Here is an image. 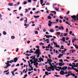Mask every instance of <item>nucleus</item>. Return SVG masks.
<instances>
[{"label": "nucleus", "mask_w": 78, "mask_h": 78, "mask_svg": "<svg viewBox=\"0 0 78 78\" xmlns=\"http://www.w3.org/2000/svg\"><path fill=\"white\" fill-rule=\"evenodd\" d=\"M48 72H45V74H46V75L48 76L49 75L48 74Z\"/></svg>", "instance_id": "nucleus-40"}, {"label": "nucleus", "mask_w": 78, "mask_h": 78, "mask_svg": "<svg viewBox=\"0 0 78 78\" xmlns=\"http://www.w3.org/2000/svg\"><path fill=\"white\" fill-rule=\"evenodd\" d=\"M61 57H62V56H61V54H60L59 55V56H58V58H61Z\"/></svg>", "instance_id": "nucleus-31"}, {"label": "nucleus", "mask_w": 78, "mask_h": 78, "mask_svg": "<svg viewBox=\"0 0 78 78\" xmlns=\"http://www.w3.org/2000/svg\"><path fill=\"white\" fill-rule=\"evenodd\" d=\"M40 44L41 45H44V44H43L42 43H41L40 44Z\"/></svg>", "instance_id": "nucleus-43"}, {"label": "nucleus", "mask_w": 78, "mask_h": 78, "mask_svg": "<svg viewBox=\"0 0 78 78\" xmlns=\"http://www.w3.org/2000/svg\"><path fill=\"white\" fill-rule=\"evenodd\" d=\"M60 75H64V72L63 71H61L60 73Z\"/></svg>", "instance_id": "nucleus-13"}, {"label": "nucleus", "mask_w": 78, "mask_h": 78, "mask_svg": "<svg viewBox=\"0 0 78 78\" xmlns=\"http://www.w3.org/2000/svg\"><path fill=\"white\" fill-rule=\"evenodd\" d=\"M76 66H75V67H76L78 66V63H77L76 64Z\"/></svg>", "instance_id": "nucleus-50"}, {"label": "nucleus", "mask_w": 78, "mask_h": 78, "mask_svg": "<svg viewBox=\"0 0 78 78\" xmlns=\"http://www.w3.org/2000/svg\"><path fill=\"white\" fill-rule=\"evenodd\" d=\"M8 5L9 6H12L13 5V3H9Z\"/></svg>", "instance_id": "nucleus-18"}, {"label": "nucleus", "mask_w": 78, "mask_h": 78, "mask_svg": "<svg viewBox=\"0 0 78 78\" xmlns=\"http://www.w3.org/2000/svg\"><path fill=\"white\" fill-rule=\"evenodd\" d=\"M46 5H50L49 3V2L47 3L46 4Z\"/></svg>", "instance_id": "nucleus-56"}, {"label": "nucleus", "mask_w": 78, "mask_h": 78, "mask_svg": "<svg viewBox=\"0 0 78 78\" xmlns=\"http://www.w3.org/2000/svg\"><path fill=\"white\" fill-rule=\"evenodd\" d=\"M54 76L56 77H60V76H58V75H55Z\"/></svg>", "instance_id": "nucleus-41"}, {"label": "nucleus", "mask_w": 78, "mask_h": 78, "mask_svg": "<svg viewBox=\"0 0 78 78\" xmlns=\"http://www.w3.org/2000/svg\"><path fill=\"white\" fill-rule=\"evenodd\" d=\"M45 36H46V37L47 38H48V39L49 38V35H45V36H44V37H45Z\"/></svg>", "instance_id": "nucleus-23"}, {"label": "nucleus", "mask_w": 78, "mask_h": 78, "mask_svg": "<svg viewBox=\"0 0 78 78\" xmlns=\"http://www.w3.org/2000/svg\"><path fill=\"white\" fill-rule=\"evenodd\" d=\"M62 39H61L60 40L61 41H63V42H65V37H62Z\"/></svg>", "instance_id": "nucleus-17"}, {"label": "nucleus", "mask_w": 78, "mask_h": 78, "mask_svg": "<svg viewBox=\"0 0 78 78\" xmlns=\"http://www.w3.org/2000/svg\"><path fill=\"white\" fill-rule=\"evenodd\" d=\"M34 17L35 18H38L39 17V16H34Z\"/></svg>", "instance_id": "nucleus-24"}, {"label": "nucleus", "mask_w": 78, "mask_h": 78, "mask_svg": "<svg viewBox=\"0 0 78 78\" xmlns=\"http://www.w3.org/2000/svg\"><path fill=\"white\" fill-rule=\"evenodd\" d=\"M33 50V49H31L30 50V51H29V53L30 54L31 53H33V51H32V50Z\"/></svg>", "instance_id": "nucleus-20"}, {"label": "nucleus", "mask_w": 78, "mask_h": 78, "mask_svg": "<svg viewBox=\"0 0 78 78\" xmlns=\"http://www.w3.org/2000/svg\"><path fill=\"white\" fill-rule=\"evenodd\" d=\"M23 20V18H22L20 20V21H22Z\"/></svg>", "instance_id": "nucleus-49"}, {"label": "nucleus", "mask_w": 78, "mask_h": 78, "mask_svg": "<svg viewBox=\"0 0 78 78\" xmlns=\"http://www.w3.org/2000/svg\"><path fill=\"white\" fill-rule=\"evenodd\" d=\"M68 28H66V32L67 33L68 32Z\"/></svg>", "instance_id": "nucleus-53"}, {"label": "nucleus", "mask_w": 78, "mask_h": 78, "mask_svg": "<svg viewBox=\"0 0 78 78\" xmlns=\"http://www.w3.org/2000/svg\"><path fill=\"white\" fill-rule=\"evenodd\" d=\"M55 47H56V48H60V46H59V45H57V44H56V45H55Z\"/></svg>", "instance_id": "nucleus-33"}, {"label": "nucleus", "mask_w": 78, "mask_h": 78, "mask_svg": "<svg viewBox=\"0 0 78 78\" xmlns=\"http://www.w3.org/2000/svg\"><path fill=\"white\" fill-rule=\"evenodd\" d=\"M74 70H75V71L76 72H77V73H78V70L76 69V68H74Z\"/></svg>", "instance_id": "nucleus-45"}, {"label": "nucleus", "mask_w": 78, "mask_h": 78, "mask_svg": "<svg viewBox=\"0 0 78 78\" xmlns=\"http://www.w3.org/2000/svg\"><path fill=\"white\" fill-rule=\"evenodd\" d=\"M56 22H57V23H58V19L56 20Z\"/></svg>", "instance_id": "nucleus-64"}, {"label": "nucleus", "mask_w": 78, "mask_h": 78, "mask_svg": "<svg viewBox=\"0 0 78 78\" xmlns=\"http://www.w3.org/2000/svg\"><path fill=\"white\" fill-rule=\"evenodd\" d=\"M68 68H69V69L70 70H71V69H74V67H68Z\"/></svg>", "instance_id": "nucleus-21"}, {"label": "nucleus", "mask_w": 78, "mask_h": 78, "mask_svg": "<svg viewBox=\"0 0 78 78\" xmlns=\"http://www.w3.org/2000/svg\"><path fill=\"white\" fill-rule=\"evenodd\" d=\"M67 69V67H63L62 68V69L63 70L65 71Z\"/></svg>", "instance_id": "nucleus-16"}, {"label": "nucleus", "mask_w": 78, "mask_h": 78, "mask_svg": "<svg viewBox=\"0 0 78 78\" xmlns=\"http://www.w3.org/2000/svg\"><path fill=\"white\" fill-rule=\"evenodd\" d=\"M12 62H14V61H13V60H11L10 62L9 61H7V63H6L9 64V63H12Z\"/></svg>", "instance_id": "nucleus-15"}, {"label": "nucleus", "mask_w": 78, "mask_h": 78, "mask_svg": "<svg viewBox=\"0 0 78 78\" xmlns=\"http://www.w3.org/2000/svg\"><path fill=\"white\" fill-rule=\"evenodd\" d=\"M66 58L67 59H69L70 58V57H66Z\"/></svg>", "instance_id": "nucleus-59"}, {"label": "nucleus", "mask_w": 78, "mask_h": 78, "mask_svg": "<svg viewBox=\"0 0 78 78\" xmlns=\"http://www.w3.org/2000/svg\"><path fill=\"white\" fill-rule=\"evenodd\" d=\"M64 61H66L67 62H69V61H68V60L67 59H65V60H64Z\"/></svg>", "instance_id": "nucleus-54"}, {"label": "nucleus", "mask_w": 78, "mask_h": 78, "mask_svg": "<svg viewBox=\"0 0 78 78\" xmlns=\"http://www.w3.org/2000/svg\"><path fill=\"white\" fill-rule=\"evenodd\" d=\"M57 68H58L59 69H61V70H62V68L61 67H58Z\"/></svg>", "instance_id": "nucleus-44"}, {"label": "nucleus", "mask_w": 78, "mask_h": 78, "mask_svg": "<svg viewBox=\"0 0 78 78\" xmlns=\"http://www.w3.org/2000/svg\"><path fill=\"white\" fill-rule=\"evenodd\" d=\"M59 61L60 62H63V60H62V59H59Z\"/></svg>", "instance_id": "nucleus-36"}, {"label": "nucleus", "mask_w": 78, "mask_h": 78, "mask_svg": "<svg viewBox=\"0 0 78 78\" xmlns=\"http://www.w3.org/2000/svg\"><path fill=\"white\" fill-rule=\"evenodd\" d=\"M34 33L35 34H38V32L37 31H34Z\"/></svg>", "instance_id": "nucleus-34"}, {"label": "nucleus", "mask_w": 78, "mask_h": 78, "mask_svg": "<svg viewBox=\"0 0 78 78\" xmlns=\"http://www.w3.org/2000/svg\"><path fill=\"white\" fill-rule=\"evenodd\" d=\"M31 54H26L25 55H26L27 56H29Z\"/></svg>", "instance_id": "nucleus-30"}, {"label": "nucleus", "mask_w": 78, "mask_h": 78, "mask_svg": "<svg viewBox=\"0 0 78 78\" xmlns=\"http://www.w3.org/2000/svg\"><path fill=\"white\" fill-rule=\"evenodd\" d=\"M72 31H70L69 33V34L71 35L72 34Z\"/></svg>", "instance_id": "nucleus-63"}, {"label": "nucleus", "mask_w": 78, "mask_h": 78, "mask_svg": "<svg viewBox=\"0 0 78 78\" xmlns=\"http://www.w3.org/2000/svg\"><path fill=\"white\" fill-rule=\"evenodd\" d=\"M18 58H14L13 61L14 62H16L17 61H18Z\"/></svg>", "instance_id": "nucleus-12"}, {"label": "nucleus", "mask_w": 78, "mask_h": 78, "mask_svg": "<svg viewBox=\"0 0 78 78\" xmlns=\"http://www.w3.org/2000/svg\"><path fill=\"white\" fill-rule=\"evenodd\" d=\"M60 18L61 19H63V18H62V16H60Z\"/></svg>", "instance_id": "nucleus-60"}, {"label": "nucleus", "mask_w": 78, "mask_h": 78, "mask_svg": "<svg viewBox=\"0 0 78 78\" xmlns=\"http://www.w3.org/2000/svg\"><path fill=\"white\" fill-rule=\"evenodd\" d=\"M37 62H33V63H34V65L35 66H37L38 65V63Z\"/></svg>", "instance_id": "nucleus-14"}, {"label": "nucleus", "mask_w": 78, "mask_h": 78, "mask_svg": "<svg viewBox=\"0 0 78 78\" xmlns=\"http://www.w3.org/2000/svg\"><path fill=\"white\" fill-rule=\"evenodd\" d=\"M50 16H53V14L51 13V14H50Z\"/></svg>", "instance_id": "nucleus-57"}, {"label": "nucleus", "mask_w": 78, "mask_h": 78, "mask_svg": "<svg viewBox=\"0 0 78 78\" xmlns=\"http://www.w3.org/2000/svg\"><path fill=\"white\" fill-rule=\"evenodd\" d=\"M58 29L59 30H64V27L62 26H61L60 27H58Z\"/></svg>", "instance_id": "nucleus-11"}, {"label": "nucleus", "mask_w": 78, "mask_h": 78, "mask_svg": "<svg viewBox=\"0 0 78 78\" xmlns=\"http://www.w3.org/2000/svg\"><path fill=\"white\" fill-rule=\"evenodd\" d=\"M64 35L65 36H67V33H65L64 34Z\"/></svg>", "instance_id": "nucleus-46"}, {"label": "nucleus", "mask_w": 78, "mask_h": 78, "mask_svg": "<svg viewBox=\"0 0 78 78\" xmlns=\"http://www.w3.org/2000/svg\"><path fill=\"white\" fill-rule=\"evenodd\" d=\"M50 44H49L48 45V48H50Z\"/></svg>", "instance_id": "nucleus-58"}, {"label": "nucleus", "mask_w": 78, "mask_h": 78, "mask_svg": "<svg viewBox=\"0 0 78 78\" xmlns=\"http://www.w3.org/2000/svg\"><path fill=\"white\" fill-rule=\"evenodd\" d=\"M52 62V60L51 59H49L48 58L47 59V62L48 63H50Z\"/></svg>", "instance_id": "nucleus-5"}, {"label": "nucleus", "mask_w": 78, "mask_h": 78, "mask_svg": "<svg viewBox=\"0 0 78 78\" xmlns=\"http://www.w3.org/2000/svg\"><path fill=\"white\" fill-rule=\"evenodd\" d=\"M72 72L71 71H69V72H68V73L69 74H68V75H66V77H68V76H70V73H72Z\"/></svg>", "instance_id": "nucleus-7"}, {"label": "nucleus", "mask_w": 78, "mask_h": 78, "mask_svg": "<svg viewBox=\"0 0 78 78\" xmlns=\"http://www.w3.org/2000/svg\"><path fill=\"white\" fill-rule=\"evenodd\" d=\"M22 9V7H20L19 8V10H20Z\"/></svg>", "instance_id": "nucleus-62"}, {"label": "nucleus", "mask_w": 78, "mask_h": 78, "mask_svg": "<svg viewBox=\"0 0 78 78\" xmlns=\"http://www.w3.org/2000/svg\"><path fill=\"white\" fill-rule=\"evenodd\" d=\"M27 4V2L26 1H24L23 2V5H26Z\"/></svg>", "instance_id": "nucleus-37"}, {"label": "nucleus", "mask_w": 78, "mask_h": 78, "mask_svg": "<svg viewBox=\"0 0 78 78\" xmlns=\"http://www.w3.org/2000/svg\"><path fill=\"white\" fill-rule=\"evenodd\" d=\"M25 10H26V12H25L26 13H27V12H28V9H25Z\"/></svg>", "instance_id": "nucleus-47"}, {"label": "nucleus", "mask_w": 78, "mask_h": 78, "mask_svg": "<svg viewBox=\"0 0 78 78\" xmlns=\"http://www.w3.org/2000/svg\"><path fill=\"white\" fill-rule=\"evenodd\" d=\"M55 53L56 54H58V51L57 50L56 51Z\"/></svg>", "instance_id": "nucleus-51"}, {"label": "nucleus", "mask_w": 78, "mask_h": 78, "mask_svg": "<svg viewBox=\"0 0 78 78\" xmlns=\"http://www.w3.org/2000/svg\"><path fill=\"white\" fill-rule=\"evenodd\" d=\"M49 69H47V68H46V69L47 70V71H48V72H50V71H51L52 69H51V67H50V68H49V67H48Z\"/></svg>", "instance_id": "nucleus-9"}, {"label": "nucleus", "mask_w": 78, "mask_h": 78, "mask_svg": "<svg viewBox=\"0 0 78 78\" xmlns=\"http://www.w3.org/2000/svg\"><path fill=\"white\" fill-rule=\"evenodd\" d=\"M55 9L56 10H57V11H58V9H59V8H58V9H57V8H55Z\"/></svg>", "instance_id": "nucleus-39"}, {"label": "nucleus", "mask_w": 78, "mask_h": 78, "mask_svg": "<svg viewBox=\"0 0 78 78\" xmlns=\"http://www.w3.org/2000/svg\"><path fill=\"white\" fill-rule=\"evenodd\" d=\"M51 12L52 13H54V14H56V12L55 11H51Z\"/></svg>", "instance_id": "nucleus-26"}, {"label": "nucleus", "mask_w": 78, "mask_h": 78, "mask_svg": "<svg viewBox=\"0 0 78 78\" xmlns=\"http://www.w3.org/2000/svg\"><path fill=\"white\" fill-rule=\"evenodd\" d=\"M50 32H51V33H53V32H54V30L52 29H51L50 30Z\"/></svg>", "instance_id": "nucleus-22"}, {"label": "nucleus", "mask_w": 78, "mask_h": 78, "mask_svg": "<svg viewBox=\"0 0 78 78\" xmlns=\"http://www.w3.org/2000/svg\"><path fill=\"white\" fill-rule=\"evenodd\" d=\"M38 60V59L37 58H35L34 57L32 59H30V62H33V63L35 62H37Z\"/></svg>", "instance_id": "nucleus-3"}, {"label": "nucleus", "mask_w": 78, "mask_h": 78, "mask_svg": "<svg viewBox=\"0 0 78 78\" xmlns=\"http://www.w3.org/2000/svg\"><path fill=\"white\" fill-rule=\"evenodd\" d=\"M71 17L72 19H73L74 20V21H76L77 20H78V18H77V19H75L76 18V17L75 16H71Z\"/></svg>", "instance_id": "nucleus-4"}, {"label": "nucleus", "mask_w": 78, "mask_h": 78, "mask_svg": "<svg viewBox=\"0 0 78 78\" xmlns=\"http://www.w3.org/2000/svg\"><path fill=\"white\" fill-rule=\"evenodd\" d=\"M67 50V49H65V50H64V51L62 50V52H65Z\"/></svg>", "instance_id": "nucleus-38"}, {"label": "nucleus", "mask_w": 78, "mask_h": 78, "mask_svg": "<svg viewBox=\"0 0 78 78\" xmlns=\"http://www.w3.org/2000/svg\"><path fill=\"white\" fill-rule=\"evenodd\" d=\"M6 33L5 31H3V34L4 35H6Z\"/></svg>", "instance_id": "nucleus-27"}, {"label": "nucleus", "mask_w": 78, "mask_h": 78, "mask_svg": "<svg viewBox=\"0 0 78 78\" xmlns=\"http://www.w3.org/2000/svg\"><path fill=\"white\" fill-rule=\"evenodd\" d=\"M11 38H12V39H14L15 38V37L14 36H12L11 37Z\"/></svg>", "instance_id": "nucleus-35"}, {"label": "nucleus", "mask_w": 78, "mask_h": 78, "mask_svg": "<svg viewBox=\"0 0 78 78\" xmlns=\"http://www.w3.org/2000/svg\"><path fill=\"white\" fill-rule=\"evenodd\" d=\"M49 65H50V66H51L52 71H55L54 69H56L57 68L55 65H54V66H53L51 63H49Z\"/></svg>", "instance_id": "nucleus-2"}, {"label": "nucleus", "mask_w": 78, "mask_h": 78, "mask_svg": "<svg viewBox=\"0 0 78 78\" xmlns=\"http://www.w3.org/2000/svg\"><path fill=\"white\" fill-rule=\"evenodd\" d=\"M75 47L76 49H78V46L77 45H75Z\"/></svg>", "instance_id": "nucleus-29"}, {"label": "nucleus", "mask_w": 78, "mask_h": 78, "mask_svg": "<svg viewBox=\"0 0 78 78\" xmlns=\"http://www.w3.org/2000/svg\"><path fill=\"white\" fill-rule=\"evenodd\" d=\"M35 47L37 48L38 49L36 50L35 53H34L36 54V55H37V58H38L40 56V55L41 54V52L39 49V46H36Z\"/></svg>", "instance_id": "nucleus-1"}, {"label": "nucleus", "mask_w": 78, "mask_h": 78, "mask_svg": "<svg viewBox=\"0 0 78 78\" xmlns=\"http://www.w3.org/2000/svg\"><path fill=\"white\" fill-rule=\"evenodd\" d=\"M49 23L48 24V26H49V27H51V24H53V22H51L50 21H49Z\"/></svg>", "instance_id": "nucleus-10"}, {"label": "nucleus", "mask_w": 78, "mask_h": 78, "mask_svg": "<svg viewBox=\"0 0 78 78\" xmlns=\"http://www.w3.org/2000/svg\"><path fill=\"white\" fill-rule=\"evenodd\" d=\"M6 64V65L7 67H5V69L6 68L7 69L8 68V67L9 66H11V65L9 64V63H5Z\"/></svg>", "instance_id": "nucleus-6"}, {"label": "nucleus", "mask_w": 78, "mask_h": 78, "mask_svg": "<svg viewBox=\"0 0 78 78\" xmlns=\"http://www.w3.org/2000/svg\"><path fill=\"white\" fill-rule=\"evenodd\" d=\"M76 51H75V50H74L72 51V53H73L74 52H75Z\"/></svg>", "instance_id": "nucleus-48"}, {"label": "nucleus", "mask_w": 78, "mask_h": 78, "mask_svg": "<svg viewBox=\"0 0 78 78\" xmlns=\"http://www.w3.org/2000/svg\"><path fill=\"white\" fill-rule=\"evenodd\" d=\"M48 19H51V17H50V16H48Z\"/></svg>", "instance_id": "nucleus-42"}, {"label": "nucleus", "mask_w": 78, "mask_h": 78, "mask_svg": "<svg viewBox=\"0 0 78 78\" xmlns=\"http://www.w3.org/2000/svg\"><path fill=\"white\" fill-rule=\"evenodd\" d=\"M59 66H61L64 65V63L63 62H59Z\"/></svg>", "instance_id": "nucleus-8"}, {"label": "nucleus", "mask_w": 78, "mask_h": 78, "mask_svg": "<svg viewBox=\"0 0 78 78\" xmlns=\"http://www.w3.org/2000/svg\"><path fill=\"white\" fill-rule=\"evenodd\" d=\"M76 65L75 64V63H73L72 64V66H74L75 67V66H76Z\"/></svg>", "instance_id": "nucleus-25"}, {"label": "nucleus", "mask_w": 78, "mask_h": 78, "mask_svg": "<svg viewBox=\"0 0 78 78\" xmlns=\"http://www.w3.org/2000/svg\"><path fill=\"white\" fill-rule=\"evenodd\" d=\"M56 34L58 35H60V32H57L56 33Z\"/></svg>", "instance_id": "nucleus-32"}, {"label": "nucleus", "mask_w": 78, "mask_h": 78, "mask_svg": "<svg viewBox=\"0 0 78 78\" xmlns=\"http://www.w3.org/2000/svg\"><path fill=\"white\" fill-rule=\"evenodd\" d=\"M27 43L28 44H29L30 43V41H28L27 42Z\"/></svg>", "instance_id": "nucleus-52"}, {"label": "nucleus", "mask_w": 78, "mask_h": 78, "mask_svg": "<svg viewBox=\"0 0 78 78\" xmlns=\"http://www.w3.org/2000/svg\"><path fill=\"white\" fill-rule=\"evenodd\" d=\"M43 0H40L41 5H42L43 3Z\"/></svg>", "instance_id": "nucleus-28"}, {"label": "nucleus", "mask_w": 78, "mask_h": 78, "mask_svg": "<svg viewBox=\"0 0 78 78\" xmlns=\"http://www.w3.org/2000/svg\"><path fill=\"white\" fill-rule=\"evenodd\" d=\"M38 59H39V60L41 61H41H43V62L44 61V60L42 58H39Z\"/></svg>", "instance_id": "nucleus-19"}, {"label": "nucleus", "mask_w": 78, "mask_h": 78, "mask_svg": "<svg viewBox=\"0 0 78 78\" xmlns=\"http://www.w3.org/2000/svg\"><path fill=\"white\" fill-rule=\"evenodd\" d=\"M28 1L29 2H31V0H28Z\"/></svg>", "instance_id": "nucleus-55"}, {"label": "nucleus", "mask_w": 78, "mask_h": 78, "mask_svg": "<svg viewBox=\"0 0 78 78\" xmlns=\"http://www.w3.org/2000/svg\"><path fill=\"white\" fill-rule=\"evenodd\" d=\"M69 37H66V41H68L69 40Z\"/></svg>", "instance_id": "nucleus-61"}]
</instances>
